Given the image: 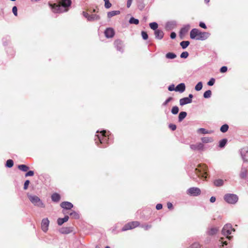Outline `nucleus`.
<instances>
[{"label":"nucleus","instance_id":"19","mask_svg":"<svg viewBox=\"0 0 248 248\" xmlns=\"http://www.w3.org/2000/svg\"><path fill=\"white\" fill-rule=\"evenodd\" d=\"M192 102V99L188 98V97H184L181 98L179 100L180 105L182 106L191 103Z\"/></svg>","mask_w":248,"mask_h":248},{"label":"nucleus","instance_id":"48","mask_svg":"<svg viewBox=\"0 0 248 248\" xmlns=\"http://www.w3.org/2000/svg\"><path fill=\"white\" fill-rule=\"evenodd\" d=\"M140 227L143 228L145 230H148L149 229H151L152 228L151 225H142L140 226Z\"/></svg>","mask_w":248,"mask_h":248},{"label":"nucleus","instance_id":"43","mask_svg":"<svg viewBox=\"0 0 248 248\" xmlns=\"http://www.w3.org/2000/svg\"><path fill=\"white\" fill-rule=\"evenodd\" d=\"M179 112V108L177 106H174L172 108L171 112L173 114H177Z\"/></svg>","mask_w":248,"mask_h":248},{"label":"nucleus","instance_id":"45","mask_svg":"<svg viewBox=\"0 0 248 248\" xmlns=\"http://www.w3.org/2000/svg\"><path fill=\"white\" fill-rule=\"evenodd\" d=\"M201 245L197 242L194 243L191 246H190L188 248H200Z\"/></svg>","mask_w":248,"mask_h":248},{"label":"nucleus","instance_id":"12","mask_svg":"<svg viewBox=\"0 0 248 248\" xmlns=\"http://www.w3.org/2000/svg\"><path fill=\"white\" fill-rule=\"evenodd\" d=\"M190 148L194 151H203L204 145L202 143L198 142L196 144H191L190 146Z\"/></svg>","mask_w":248,"mask_h":248},{"label":"nucleus","instance_id":"31","mask_svg":"<svg viewBox=\"0 0 248 248\" xmlns=\"http://www.w3.org/2000/svg\"><path fill=\"white\" fill-rule=\"evenodd\" d=\"M190 28V26L189 25H187L185 26L184 27L182 28L180 31L181 34H186L189 30Z\"/></svg>","mask_w":248,"mask_h":248},{"label":"nucleus","instance_id":"49","mask_svg":"<svg viewBox=\"0 0 248 248\" xmlns=\"http://www.w3.org/2000/svg\"><path fill=\"white\" fill-rule=\"evenodd\" d=\"M223 238H221L220 239V240H219V241L218 245L220 246H223L224 245H227V241H223Z\"/></svg>","mask_w":248,"mask_h":248},{"label":"nucleus","instance_id":"60","mask_svg":"<svg viewBox=\"0 0 248 248\" xmlns=\"http://www.w3.org/2000/svg\"><path fill=\"white\" fill-rule=\"evenodd\" d=\"M132 0H127L126 3V6L127 8H129L131 6L132 3Z\"/></svg>","mask_w":248,"mask_h":248},{"label":"nucleus","instance_id":"10","mask_svg":"<svg viewBox=\"0 0 248 248\" xmlns=\"http://www.w3.org/2000/svg\"><path fill=\"white\" fill-rule=\"evenodd\" d=\"M240 154L244 162H248V147H245L240 150Z\"/></svg>","mask_w":248,"mask_h":248},{"label":"nucleus","instance_id":"55","mask_svg":"<svg viewBox=\"0 0 248 248\" xmlns=\"http://www.w3.org/2000/svg\"><path fill=\"white\" fill-rule=\"evenodd\" d=\"M12 12L15 16H16L17 15V9L16 6L13 7Z\"/></svg>","mask_w":248,"mask_h":248},{"label":"nucleus","instance_id":"15","mask_svg":"<svg viewBox=\"0 0 248 248\" xmlns=\"http://www.w3.org/2000/svg\"><path fill=\"white\" fill-rule=\"evenodd\" d=\"M114 45L117 50L122 52L123 51V43L121 40H116L114 42Z\"/></svg>","mask_w":248,"mask_h":248},{"label":"nucleus","instance_id":"1","mask_svg":"<svg viewBox=\"0 0 248 248\" xmlns=\"http://www.w3.org/2000/svg\"><path fill=\"white\" fill-rule=\"evenodd\" d=\"M210 33L207 32H202L197 29H193L190 31V36L192 39L203 41L207 39Z\"/></svg>","mask_w":248,"mask_h":248},{"label":"nucleus","instance_id":"18","mask_svg":"<svg viewBox=\"0 0 248 248\" xmlns=\"http://www.w3.org/2000/svg\"><path fill=\"white\" fill-rule=\"evenodd\" d=\"M155 38L158 40H161L163 38L164 36V32L161 30H157L155 31Z\"/></svg>","mask_w":248,"mask_h":248},{"label":"nucleus","instance_id":"47","mask_svg":"<svg viewBox=\"0 0 248 248\" xmlns=\"http://www.w3.org/2000/svg\"><path fill=\"white\" fill-rule=\"evenodd\" d=\"M188 53L186 51H184L181 54L180 57L181 58L186 59L188 56Z\"/></svg>","mask_w":248,"mask_h":248},{"label":"nucleus","instance_id":"22","mask_svg":"<svg viewBox=\"0 0 248 248\" xmlns=\"http://www.w3.org/2000/svg\"><path fill=\"white\" fill-rule=\"evenodd\" d=\"M69 217L68 216H65L63 218H59L57 219V223L59 225L61 226L64 222L67 221L69 219Z\"/></svg>","mask_w":248,"mask_h":248},{"label":"nucleus","instance_id":"16","mask_svg":"<svg viewBox=\"0 0 248 248\" xmlns=\"http://www.w3.org/2000/svg\"><path fill=\"white\" fill-rule=\"evenodd\" d=\"M61 206L64 209L69 210L73 208V205L69 202H63L61 203Z\"/></svg>","mask_w":248,"mask_h":248},{"label":"nucleus","instance_id":"32","mask_svg":"<svg viewBox=\"0 0 248 248\" xmlns=\"http://www.w3.org/2000/svg\"><path fill=\"white\" fill-rule=\"evenodd\" d=\"M18 168L19 170L24 172L27 171L29 170V167L27 165L24 164L18 165Z\"/></svg>","mask_w":248,"mask_h":248},{"label":"nucleus","instance_id":"52","mask_svg":"<svg viewBox=\"0 0 248 248\" xmlns=\"http://www.w3.org/2000/svg\"><path fill=\"white\" fill-rule=\"evenodd\" d=\"M34 171L32 170H30L25 174V177L32 176L34 175Z\"/></svg>","mask_w":248,"mask_h":248},{"label":"nucleus","instance_id":"34","mask_svg":"<svg viewBox=\"0 0 248 248\" xmlns=\"http://www.w3.org/2000/svg\"><path fill=\"white\" fill-rule=\"evenodd\" d=\"M149 26L151 29L154 30L155 31L158 30L157 28H158V25L156 22H154L150 23L149 24Z\"/></svg>","mask_w":248,"mask_h":248},{"label":"nucleus","instance_id":"6","mask_svg":"<svg viewBox=\"0 0 248 248\" xmlns=\"http://www.w3.org/2000/svg\"><path fill=\"white\" fill-rule=\"evenodd\" d=\"M195 173L197 176L201 177L203 179H205L206 174V166L200 167V168H196L194 170Z\"/></svg>","mask_w":248,"mask_h":248},{"label":"nucleus","instance_id":"61","mask_svg":"<svg viewBox=\"0 0 248 248\" xmlns=\"http://www.w3.org/2000/svg\"><path fill=\"white\" fill-rule=\"evenodd\" d=\"M82 14H83V16L86 17L87 20H88L89 19V17L90 16V15L88 14V13L85 12H83L82 13Z\"/></svg>","mask_w":248,"mask_h":248},{"label":"nucleus","instance_id":"20","mask_svg":"<svg viewBox=\"0 0 248 248\" xmlns=\"http://www.w3.org/2000/svg\"><path fill=\"white\" fill-rule=\"evenodd\" d=\"M186 89V86L184 83L179 84L175 87V91L179 92L180 93H183Z\"/></svg>","mask_w":248,"mask_h":248},{"label":"nucleus","instance_id":"53","mask_svg":"<svg viewBox=\"0 0 248 248\" xmlns=\"http://www.w3.org/2000/svg\"><path fill=\"white\" fill-rule=\"evenodd\" d=\"M29 184H30V181L28 180H26L24 184V187H23L24 189L26 190L28 188Z\"/></svg>","mask_w":248,"mask_h":248},{"label":"nucleus","instance_id":"38","mask_svg":"<svg viewBox=\"0 0 248 248\" xmlns=\"http://www.w3.org/2000/svg\"><path fill=\"white\" fill-rule=\"evenodd\" d=\"M166 57L167 59H173L176 57V55L173 53L169 52L166 54Z\"/></svg>","mask_w":248,"mask_h":248},{"label":"nucleus","instance_id":"11","mask_svg":"<svg viewBox=\"0 0 248 248\" xmlns=\"http://www.w3.org/2000/svg\"><path fill=\"white\" fill-rule=\"evenodd\" d=\"M49 221L47 218H43L41 222V229L44 232H46L48 229Z\"/></svg>","mask_w":248,"mask_h":248},{"label":"nucleus","instance_id":"64","mask_svg":"<svg viewBox=\"0 0 248 248\" xmlns=\"http://www.w3.org/2000/svg\"><path fill=\"white\" fill-rule=\"evenodd\" d=\"M167 207L169 209H171L173 207L172 204L170 202H168L167 203Z\"/></svg>","mask_w":248,"mask_h":248},{"label":"nucleus","instance_id":"54","mask_svg":"<svg viewBox=\"0 0 248 248\" xmlns=\"http://www.w3.org/2000/svg\"><path fill=\"white\" fill-rule=\"evenodd\" d=\"M172 100V97H169L166 101L163 103V105L166 106L168 103H169L170 101Z\"/></svg>","mask_w":248,"mask_h":248},{"label":"nucleus","instance_id":"24","mask_svg":"<svg viewBox=\"0 0 248 248\" xmlns=\"http://www.w3.org/2000/svg\"><path fill=\"white\" fill-rule=\"evenodd\" d=\"M202 143H211L213 141V139L212 137H204L201 139Z\"/></svg>","mask_w":248,"mask_h":248},{"label":"nucleus","instance_id":"4","mask_svg":"<svg viewBox=\"0 0 248 248\" xmlns=\"http://www.w3.org/2000/svg\"><path fill=\"white\" fill-rule=\"evenodd\" d=\"M232 232H235V229L232 228L231 224H226L222 230V234L226 236V238L229 240H231L232 237V236L229 235L232 233Z\"/></svg>","mask_w":248,"mask_h":248},{"label":"nucleus","instance_id":"44","mask_svg":"<svg viewBox=\"0 0 248 248\" xmlns=\"http://www.w3.org/2000/svg\"><path fill=\"white\" fill-rule=\"evenodd\" d=\"M14 165V162L12 159H8L6 161V166L8 168H11Z\"/></svg>","mask_w":248,"mask_h":248},{"label":"nucleus","instance_id":"41","mask_svg":"<svg viewBox=\"0 0 248 248\" xmlns=\"http://www.w3.org/2000/svg\"><path fill=\"white\" fill-rule=\"evenodd\" d=\"M212 94V92L210 90H207L205 91L203 93V97L205 98H209L211 97Z\"/></svg>","mask_w":248,"mask_h":248},{"label":"nucleus","instance_id":"33","mask_svg":"<svg viewBox=\"0 0 248 248\" xmlns=\"http://www.w3.org/2000/svg\"><path fill=\"white\" fill-rule=\"evenodd\" d=\"M175 25V24L174 22H168L166 25V28L168 30H171L174 27Z\"/></svg>","mask_w":248,"mask_h":248},{"label":"nucleus","instance_id":"58","mask_svg":"<svg viewBox=\"0 0 248 248\" xmlns=\"http://www.w3.org/2000/svg\"><path fill=\"white\" fill-rule=\"evenodd\" d=\"M168 90L170 91H173L174 90L175 91V88L174 85L172 84V85H170V86H169V88H168Z\"/></svg>","mask_w":248,"mask_h":248},{"label":"nucleus","instance_id":"17","mask_svg":"<svg viewBox=\"0 0 248 248\" xmlns=\"http://www.w3.org/2000/svg\"><path fill=\"white\" fill-rule=\"evenodd\" d=\"M248 169L247 168L244 167H242L240 173L239 177L241 179H245L247 176L248 174Z\"/></svg>","mask_w":248,"mask_h":248},{"label":"nucleus","instance_id":"28","mask_svg":"<svg viewBox=\"0 0 248 248\" xmlns=\"http://www.w3.org/2000/svg\"><path fill=\"white\" fill-rule=\"evenodd\" d=\"M60 195L58 193H54L51 196V199L54 202H58L60 200Z\"/></svg>","mask_w":248,"mask_h":248},{"label":"nucleus","instance_id":"59","mask_svg":"<svg viewBox=\"0 0 248 248\" xmlns=\"http://www.w3.org/2000/svg\"><path fill=\"white\" fill-rule=\"evenodd\" d=\"M199 26L202 28H203V29H206V26L205 25V24L203 22H201L199 24Z\"/></svg>","mask_w":248,"mask_h":248},{"label":"nucleus","instance_id":"29","mask_svg":"<svg viewBox=\"0 0 248 248\" xmlns=\"http://www.w3.org/2000/svg\"><path fill=\"white\" fill-rule=\"evenodd\" d=\"M100 19V17L98 15H90L89 17L88 21H93L98 20Z\"/></svg>","mask_w":248,"mask_h":248},{"label":"nucleus","instance_id":"8","mask_svg":"<svg viewBox=\"0 0 248 248\" xmlns=\"http://www.w3.org/2000/svg\"><path fill=\"white\" fill-rule=\"evenodd\" d=\"M201 192L200 189L196 187H190L186 191L187 194L191 196H197L200 195Z\"/></svg>","mask_w":248,"mask_h":248},{"label":"nucleus","instance_id":"40","mask_svg":"<svg viewBox=\"0 0 248 248\" xmlns=\"http://www.w3.org/2000/svg\"><path fill=\"white\" fill-rule=\"evenodd\" d=\"M129 22L130 23V24H135V25H137L139 24V21L138 19H136V18H135L134 17H132L130 18L129 20Z\"/></svg>","mask_w":248,"mask_h":248},{"label":"nucleus","instance_id":"14","mask_svg":"<svg viewBox=\"0 0 248 248\" xmlns=\"http://www.w3.org/2000/svg\"><path fill=\"white\" fill-rule=\"evenodd\" d=\"M104 33L107 38H112L114 35L115 31L112 28H108L105 31Z\"/></svg>","mask_w":248,"mask_h":248},{"label":"nucleus","instance_id":"26","mask_svg":"<svg viewBox=\"0 0 248 248\" xmlns=\"http://www.w3.org/2000/svg\"><path fill=\"white\" fill-rule=\"evenodd\" d=\"M120 14V11H112L110 12H108L107 13V16L108 18H110L112 17L118 15Z\"/></svg>","mask_w":248,"mask_h":248},{"label":"nucleus","instance_id":"39","mask_svg":"<svg viewBox=\"0 0 248 248\" xmlns=\"http://www.w3.org/2000/svg\"><path fill=\"white\" fill-rule=\"evenodd\" d=\"M71 217L75 219H78L79 218V214L75 211H72L69 214Z\"/></svg>","mask_w":248,"mask_h":248},{"label":"nucleus","instance_id":"9","mask_svg":"<svg viewBox=\"0 0 248 248\" xmlns=\"http://www.w3.org/2000/svg\"><path fill=\"white\" fill-rule=\"evenodd\" d=\"M49 5L54 13H62L65 12L64 11V8H63L60 3L59 4H52L49 3Z\"/></svg>","mask_w":248,"mask_h":248},{"label":"nucleus","instance_id":"56","mask_svg":"<svg viewBox=\"0 0 248 248\" xmlns=\"http://www.w3.org/2000/svg\"><path fill=\"white\" fill-rule=\"evenodd\" d=\"M169 127L172 131H174L176 129V126L175 124H170Z\"/></svg>","mask_w":248,"mask_h":248},{"label":"nucleus","instance_id":"37","mask_svg":"<svg viewBox=\"0 0 248 248\" xmlns=\"http://www.w3.org/2000/svg\"><path fill=\"white\" fill-rule=\"evenodd\" d=\"M228 129H229V125L227 124H224L221 126L220 130L222 133H225L228 130Z\"/></svg>","mask_w":248,"mask_h":248},{"label":"nucleus","instance_id":"36","mask_svg":"<svg viewBox=\"0 0 248 248\" xmlns=\"http://www.w3.org/2000/svg\"><path fill=\"white\" fill-rule=\"evenodd\" d=\"M189 42L188 41H183L180 43V46L183 49L186 48L189 45Z\"/></svg>","mask_w":248,"mask_h":248},{"label":"nucleus","instance_id":"13","mask_svg":"<svg viewBox=\"0 0 248 248\" xmlns=\"http://www.w3.org/2000/svg\"><path fill=\"white\" fill-rule=\"evenodd\" d=\"M72 2L71 0H61L60 4L63 8L64 11L67 12L68 10V7L71 5Z\"/></svg>","mask_w":248,"mask_h":248},{"label":"nucleus","instance_id":"63","mask_svg":"<svg viewBox=\"0 0 248 248\" xmlns=\"http://www.w3.org/2000/svg\"><path fill=\"white\" fill-rule=\"evenodd\" d=\"M162 208V205L160 203H158L156 205V209L157 210H160Z\"/></svg>","mask_w":248,"mask_h":248},{"label":"nucleus","instance_id":"42","mask_svg":"<svg viewBox=\"0 0 248 248\" xmlns=\"http://www.w3.org/2000/svg\"><path fill=\"white\" fill-rule=\"evenodd\" d=\"M202 82H198L195 87V89L197 91H199L202 90Z\"/></svg>","mask_w":248,"mask_h":248},{"label":"nucleus","instance_id":"46","mask_svg":"<svg viewBox=\"0 0 248 248\" xmlns=\"http://www.w3.org/2000/svg\"><path fill=\"white\" fill-rule=\"evenodd\" d=\"M104 2H105V7L107 9H108L109 8H110V7L111 6V3H110L109 2V0H104Z\"/></svg>","mask_w":248,"mask_h":248},{"label":"nucleus","instance_id":"23","mask_svg":"<svg viewBox=\"0 0 248 248\" xmlns=\"http://www.w3.org/2000/svg\"><path fill=\"white\" fill-rule=\"evenodd\" d=\"M72 230L70 227H62L60 230V232L62 234H68L71 232Z\"/></svg>","mask_w":248,"mask_h":248},{"label":"nucleus","instance_id":"7","mask_svg":"<svg viewBox=\"0 0 248 248\" xmlns=\"http://www.w3.org/2000/svg\"><path fill=\"white\" fill-rule=\"evenodd\" d=\"M140 223L139 221H132L125 224L122 229V231H125L128 230L133 229L139 226Z\"/></svg>","mask_w":248,"mask_h":248},{"label":"nucleus","instance_id":"57","mask_svg":"<svg viewBox=\"0 0 248 248\" xmlns=\"http://www.w3.org/2000/svg\"><path fill=\"white\" fill-rule=\"evenodd\" d=\"M227 71V67L226 66H222L220 69V72L221 73H225L226 72V71Z\"/></svg>","mask_w":248,"mask_h":248},{"label":"nucleus","instance_id":"30","mask_svg":"<svg viewBox=\"0 0 248 248\" xmlns=\"http://www.w3.org/2000/svg\"><path fill=\"white\" fill-rule=\"evenodd\" d=\"M187 113L185 111L181 112L178 116V120L179 122L182 121L186 116Z\"/></svg>","mask_w":248,"mask_h":248},{"label":"nucleus","instance_id":"35","mask_svg":"<svg viewBox=\"0 0 248 248\" xmlns=\"http://www.w3.org/2000/svg\"><path fill=\"white\" fill-rule=\"evenodd\" d=\"M227 142L226 139H223L220 140L219 142V147L221 148H224Z\"/></svg>","mask_w":248,"mask_h":248},{"label":"nucleus","instance_id":"25","mask_svg":"<svg viewBox=\"0 0 248 248\" xmlns=\"http://www.w3.org/2000/svg\"><path fill=\"white\" fill-rule=\"evenodd\" d=\"M218 231V228L217 227H212L209 229L207 233L210 235H213L216 234Z\"/></svg>","mask_w":248,"mask_h":248},{"label":"nucleus","instance_id":"27","mask_svg":"<svg viewBox=\"0 0 248 248\" xmlns=\"http://www.w3.org/2000/svg\"><path fill=\"white\" fill-rule=\"evenodd\" d=\"M214 184L216 186H221L224 185V181L222 179H216L214 181Z\"/></svg>","mask_w":248,"mask_h":248},{"label":"nucleus","instance_id":"51","mask_svg":"<svg viewBox=\"0 0 248 248\" xmlns=\"http://www.w3.org/2000/svg\"><path fill=\"white\" fill-rule=\"evenodd\" d=\"M215 82V79L214 78H211L207 82V85L209 86H213Z\"/></svg>","mask_w":248,"mask_h":248},{"label":"nucleus","instance_id":"50","mask_svg":"<svg viewBox=\"0 0 248 248\" xmlns=\"http://www.w3.org/2000/svg\"><path fill=\"white\" fill-rule=\"evenodd\" d=\"M141 35H142V38L145 40H147L148 38V34L146 32H145L144 31H141Z\"/></svg>","mask_w":248,"mask_h":248},{"label":"nucleus","instance_id":"2","mask_svg":"<svg viewBox=\"0 0 248 248\" xmlns=\"http://www.w3.org/2000/svg\"><path fill=\"white\" fill-rule=\"evenodd\" d=\"M106 130L100 131L99 134L95 135L94 140L96 144L98 146V142L102 144L108 143L109 139Z\"/></svg>","mask_w":248,"mask_h":248},{"label":"nucleus","instance_id":"3","mask_svg":"<svg viewBox=\"0 0 248 248\" xmlns=\"http://www.w3.org/2000/svg\"><path fill=\"white\" fill-rule=\"evenodd\" d=\"M27 197L34 206L39 208H44L45 207L44 203L38 196L28 193Z\"/></svg>","mask_w":248,"mask_h":248},{"label":"nucleus","instance_id":"62","mask_svg":"<svg viewBox=\"0 0 248 248\" xmlns=\"http://www.w3.org/2000/svg\"><path fill=\"white\" fill-rule=\"evenodd\" d=\"M176 34L174 32H172L170 33V37L171 39H175L176 38Z\"/></svg>","mask_w":248,"mask_h":248},{"label":"nucleus","instance_id":"5","mask_svg":"<svg viewBox=\"0 0 248 248\" xmlns=\"http://www.w3.org/2000/svg\"><path fill=\"white\" fill-rule=\"evenodd\" d=\"M224 199L227 203L234 204L237 202L238 197L236 194L228 193L224 195Z\"/></svg>","mask_w":248,"mask_h":248},{"label":"nucleus","instance_id":"21","mask_svg":"<svg viewBox=\"0 0 248 248\" xmlns=\"http://www.w3.org/2000/svg\"><path fill=\"white\" fill-rule=\"evenodd\" d=\"M197 133L202 134H212L213 133V131L208 130L203 128H200L197 130Z\"/></svg>","mask_w":248,"mask_h":248}]
</instances>
